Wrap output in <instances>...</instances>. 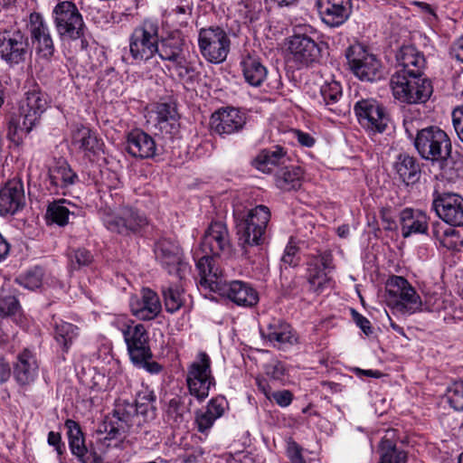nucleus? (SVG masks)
<instances>
[{"label": "nucleus", "mask_w": 463, "mask_h": 463, "mask_svg": "<svg viewBox=\"0 0 463 463\" xmlns=\"http://www.w3.org/2000/svg\"><path fill=\"white\" fill-rule=\"evenodd\" d=\"M360 125L373 133L384 131L389 121L383 108L374 99H362L354 105Z\"/></svg>", "instance_id": "obj_18"}, {"label": "nucleus", "mask_w": 463, "mask_h": 463, "mask_svg": "<svg viewBox=\"0 0 463 463\" xmlns=\"http://www.w3.org/2000/svg\"><path fill=\"white\" fill-rule=\"evenodd\" d=\"M156 395L148 387L143 386L137 393L136 413L140 414L145 420L153 419L156 414Z\"/></svg>", "instance_id": "obj_40"}, {"label": "nucleus", "mask_w": 463, "mask_h": 463, "mask_svg": "<svg viewBox=\"0 0 463 463\" xmlns=\"http://www.w3.org/2000/svg\"><path fill=\"white\" fill-rule=\"evenodd\" d=\"M286 152L279 146L262 150L255 158L254 165L263 173H270L275 166L283 162Z\"/></svg>", "instance_id": "obj_37"}, {"label": "nucleus", "mask_w": 463, "mask_h": 463, "mask_svg": "<svg viewBox=\"0 0 463 463\" xmlns=\"http://www.w3.org/2000/svg\"><path fill=\"white\" fill-rule=\"evenodd\" d=\"M192 14V6L187 1H181L170 13V16L176 20L179 25L187 24Z\"/></svg>", "instance_id": "obj_54"}, {"label": "nucleus", "mask_w": 463, "mask_h": 463, "mask_svg": "<svg viewBox=\"0 0 463 463\" xmlns=\"http://www.w3.org/2000/svg\"><path fill=\"white\" fill-rule=\"evenodd\" d=\"M25 195L20 180H11L0 190V214H14L24 208Z\"/></svg>", "instance_id": "obj_26"}, {"label": "nucleus", "mask_w": 463, "mask_h": 463, "mask_svg": "<svg viewBox=\"0 0 463 463\" xmlns=\"http://www.w3.org/2000/svg\"><path fill=\"white\" fill-rule=\"evenodd\" d=\"M183 45V38L179 34H173L160 43L157 42L156 53L163 61L169 62L168 70L175 72L180 80L191 82L197 76V71L194 63L185 58Z\"/></svg>", "instance_id": "obj_4"}, {"label": "nucleus", "mask_w": 463, "mask_h": 463, "mask_svg": "<svg viewBox=\"0 0 463 463\" xmlns=\"http://www.w3.org/2000/svg\"><path fill=\"white\" fill-rule=\"evenodd\" d=\"M102 142L95 132L83 125H75L71 129V146L93 161L102 150Z\"/></svg>", "instance_id": "obj_24"}, {"label": "nucleus", "mask_w": 463, "mask_h": 463, "mask_svg": "<svg viewBox=\"0 0 463 463\" xmlns=\"http://www.w3.org/2000/svg\"><path fill=\"white\" fill-rule=\"evenodd\" d=\"M390 84L394 99L407 104L425 103L433 91L431 82L422 75L393 73Z\"/></svg>", "instance_id": "obj_6"}, {"label": "nucleus", "mask_w": 463, "mask_h": 463, "mask_svg": "<svg viewBox=\"0 0 463 463\" xmlns=\"http://www.w3.org/2000/svg\"><path fill=\"white\" fill-rule=\"evenodd\" d=\"M71 266L76 269L89 265L92 261L91 253L85 249H79L70 256Z\"/></svg>", "instance_id": "obj_57"}, {"label": "nucleus", "mask_w": 463, "mask_h": 463, "mask_svg": "<svg viewBox=\"0 0 463 463\" xmlns=\"http://www.w3.org/2000/svg\"><path fill=\"white\" fill-rule=\"evenodd\" d=\"M321 95L326 104L335 102L342 95L341 87L336 83L321 88Z\"/></svg>", "instance_id": "obj_59"}, {"label": "nucleus", "mask_w": 463, "mask_h": 463, "mask_svg": "<svg viewBox=\"0 0 463 463\" xmlns=\"http://www.w3.org/2000/svg\"><path fill=\"white\" fill-rule=\"evenodd\" d=\"M101 220L109 231L121 235L138 232L147 225L146 217L128 206L119 207L116 210L105 209Z\"/></svg>", "instance_id": "obj_10"}, {"label": "nucleus", "mask_w": 463, "mask_h": 463, "mask_svg": "<svg viewBox=\"0 0 463 463\" xmlns=\"http://www.w3.org/2000/svg\"><path fill=\"white\" fill-rule=\"evenodd\" d=\"M446 399L456 411H463V381L454 382L447 388Z\"/></svg>", "instance_id": "obj_50"}, {"label": "nucleus", "mask_w": 463, "mask_h": 463, "mask_svg": "<svg viewBox=\"0 0 463 463\" xmlns=\"http://www.w3.org/2000/svg\"><path fill=\"white\" fill-rule=\"evenodd\" d=\"M65 200L53 202L49 204L46 212L47 220L54 222L60 226H64L68 223L69 216L72 213L66 205Z\"/></svg>", "instance_id": "obj_47"}, {"label": "nucleus", "mask_w": 463, "mask_h": 463, "mask_svg": "<svg viewBox=\"0 0 463 463\" xmlns=\"http://www.w3.org/2000/svg\"><path fill=\"white\" fill-rule=\"evenodd\" d=\"M402 235L408 238L415 234H424L428 231L429 218L420 210L403 209L399 214Z\"/></svg>", "instance_id": "obj_29"}, {"label": "nucleus", "mask_w": 463, "mask_h": 463, "mask_svg": "<svg viewBox=\"0 0 463 463\" xmlns=\"http://www.w3.org/2000/svg\"><path fill=\"white\" fill-rule=\"evenodd\" d=\"M351 314L355 325L363 331L365 335H370L373 334V327L370 321L366 317L360 315L354 309H351Z\"/></svg>", "instance_id": "obj_60"}, {"label": "nucleus", "mask_w": 463, "mask_h": 463, "mask_svg": "<svg viewBox=\"0 0 463 463\" xmlns=\"http://www.w3.org/2000/svg\"><path fill=\"white\" fill-rule=\"evenodd\" d=\"M432 233L440 246L448 250H458L461 245V240L458 232L451 227L436 222L432 226Z\"/></svg>", "instance_id": "obj_41"}, {"label": "nucleus", "mask_w": 463, "mask_h": 463, "mask_svg": "<svg viewBox=\"0 0 463 463\" xmlns=\"http://www.w3.org/2000/svg\"><path fill=\"white\" fill-rule=\"evenodd\" d=\"M52 18L56 32L61 41L80 40V48L87 47L84 41L86 25L82 15L74 3L62 1L52 10Z\"/></svg>", "instance_id": "obj_5"}, {"label": "nucleus", "mask_w": 463, "mask_h": 463, "mask_svg": "<svg viewBox=\"0 0 463 463\" xmlns=\"http://www.w3.org/2000/svg\"><path fill=\"white\" fill-rule=\"evenodd\" d=\"M230 240L226 226L220 222L211 223L205 232L200 247L194 253L196 264L201 258H205L213 262L215 267H219L216 263L215 256L222 253L230 252Z\"/></svg>", "instance_id": "obj_13"}, {"label": "nucleus", "mask_w": 463, "mask_h": 463, "mask_svg": "<svg viewBox=\"0 0 463 463\" xmlns=\"http://www.w3.org/2000/svg\"><path fill=\"white\" fill-rule=\"evenodd\" d=\"M38 363L35 355L24 349L17 355L14 364V378L19 385H28L38 376Z\"/></svg>", "instance_id": "obj_30"}, {"label": "nucleus", "mask_w": 463, "mask_h": 463, "mask_svg": "<svg viewBox=\"0 0 463 463\" xmlns=\"http://www.w3.org/2000/svg\"><path fill=\"white\" fill-rule=\"evenodd\" d=\"M158 32L157 21L151 18L145 19L133 30L129 39V51L135 61H145L156 54Z\"/></svg>", "instance_id": "obj_9"}, {"label": "nucleus", "mask_w": 463, "mask_h": 463, "mask_svg": "<svg viewBox=\"0 0 463 463\" xmlns=\"http://www.w3.org/2000/svg\"><path fill=\"white\" fill-rule=\"evenodd\" d=\"M390 305L402 314H414L421 310V298L415 288L401 276L390 277L385 284Z\"/></svg>", "instance_id": "obj_8"}, {"label": "nucleus", "mask_w": 463, "mask_h": 463, "mask_svg": "<svg viewBox=\"0 0 463 463\" xmlns=\"http://www.w3.org/2000/svg\"><path fill=\"white\" fill-rule=\"evenodd\" d=\"M437 215L451 226H463V197L456 193L438 194L432 203Z\"/></svg>", "instance_id": "obj_20"}, {"label": "nucleus", "mask_w": 463, "mask_h": 463, "mask_svg": "<svg viewBox=\"0 0 463 463\" xmlns=\"http://www.w3.org/2000/svg\"><path fill=\"white\" fill-rule=\"evenodd\" d=\"M298 247L292 241H289L285 248L284 254L281 260L289 266L297 264L296 255L298 253Z\"/></svg>", "instance_id": "obj_63"}, {"label": "nucleus", "mask_w": 463, "mask_h": 463, "mask_svg": "<svg viewBox=\"0 0 463 463\" xmlns=\"http://www.w3.org/2000/svg\"><path fill=\"white\" fill-rule=\"evenodd\" d=\"M247 121L246 113L236 108H223L211 117V128L219 135H231L242 129Z\"/></svg>", "instance_id": "obj_23"}, {"label": "nucleus", "mask_w": 463, "mask_h": 463, "mask_svg": "<svg viewBox=\"0 0 463 463\" xmlns=\"http://www.w3.org/2000/svg\"><path fill=\"white\" fill-rule=\"evenodd\" d=\"M157 127L165 132H172L177 128L178 115L175 106L167 103L157 104L155 110Z\"/></svg>", "instance_id": "obj_38"}, {"label": "nucleus", "mask_w": 463, "mask_h": 463, "mask_svg": "<svg viewBox=\"0 0 463 463\" xmlns=\"http://www.w3.org/2000/svg\"><path fill=\"white\" fill-rule=\"evenodd\" d=\"M28 46V39L20 30L0 33V57L9 65L24 61Z\"/></svg>", "instance_id": "obj_17"}, {"label": "nucleus", "mask_w": 463, "mask_h": 463, "mask_svg": "<svg viewBox=\"0 0 463 463\" xmlns=\"http://www.w3.org/2000/svg\"><path fill=\"white\" fill-rule=\"evenodd\" d=\"M290 134L292 138L297 140L302 146L312 147L315 145V138L308 133L298 129H293Z\"/></svg>", "instance_id": "obj_61"}, {"label": "nucleus", "mask_w": 463, "mask_h": 463, "mask_svg": "<svg viewBox=\"0 0 463 463\" xmlns=\"http://www.w3.org/2000/svg\"><path fill=\"white\" fill-rule=\"evenodd\" d=\"M262 338L268 340L275 347H282L286 345H293L297 337L290 326L279 318H272L260 328Z\"/></svg>", "instance_id": "obj_28"}, {"label": "nucleus", "mask_w": 463, "mask_h": 463, "mask_svg": "<svg viewBox=\"0 0 463 463\" xmlns=\"http://www.w3.org/2000/svg\"><path fill=\"white\" fill-rule=\"evenodd\" d=\"M265 374L273 381H282L286 373L284 364L278 361L272 360L264 365Z\"/></svg>", "instance_id": "obj_55"}, {"label": "nucleus", "mask_w": 463, "mask_h": 463, "mask_svg": "<svg viewBox=\"0 0 463 463\" xmlns=\"http://www.w3.org/2000/svg\"><path fill=\"white\" fill-rule=\"evenodd\" d=\"M288 60L297 69L307 67L318 61L320 49L309 36L294 34L288 42Z\"/></svg>", "instance_id": "obj_16"}, {"label": "nucleus", "mask_w": 463, "mask_h": 463, "mask_svg": "<svg viewBox=\"0 0 463 463\" xmlns=\"http://www.w3.org/2000/svg\"><path fill=\"white\" fill-rule=\"evenodd\" d=\"M395 430H387L379 445V463H407L408 455L395 444Z\"/></svg>", "instance_id": "obj_34"}, {"label": "nucleus", "mask_w": 463, "mask_h": 463, "mask_svg": "<svg viewBox=\"0 0 463 463\" xmlns=\"http://www.w3.org/2000/svg\"><path fill=\"white\" fill-rule=\"evenodd\" d=\"M135 324L134 321L128 319V317L124 316H118L116 317L112 321L111 325L116 327L118 330H119L123 336L125 335V333L129 330V328Z\"/></svg>", "instance_id": "obj_64"}, {"label": "nucleus", "mask_w": 463, "mask_h": 463, "mask_svg": "<svg viewBox=\"0 0 463 463\" xmlns=\"http://www.w3.org/2000/svg\"><path fill=\"white\" fill-rule=\"evenodd\" d=\"M197 270L200 288L216 292L239 307H251L258 304L259 293L250 284L241 280L227 282L222 269L209 260L201 258Z\"/></svg>", "instance_id": "obj_1"}, {"label": "nucleus", "mask_w": 463, "mask_h": 463, "mask_svg": "<svg viewBox=\"0 0 463 463\" xmlns=\"http://www.w3.org/2000/svg\"><path fill=\"white\" fill-rule=\"evenodd\" d=\"M211 364L209 355L201 352L187 370L186 383L189 392L199 401L208 397L211 388L215 386Z\"/></svg>", "instance_id": "obj_11"}, {"label": "nucleus", "mask_w": 463, "mask_h": 463, "mask_svg": "<svg viewBox=\"0 0 463 463\" xmlns=\"http://www.w3.org/2000/svg\"><path fill=\"white\" fill-rule=\"evenodd\" d=\"M233 216L241 256L253 262L264 243L270 212L267 206L258 205L247 212H234Z\"/></svg>", "instance_id": "obj_2"}, {"label": "nucleus", "mask_w": 463, "mask_h": 463, "mask_svg": "<svg viewBox=\"0 0 463 463\" xmlns=\"http://www.w3.org/2000/svg\"><path fill=\"white\" fill-rule=\"evenodd\" d=\"M113 414L118 420L128 422L137 413L133 403L127 400H118L115 404Z\"/></svg>", "instance_id": "obj_52"}, {"label": "nucleus", "mask_w": 463, "mask_h": 463, "mask_svg": "<svg viewBox=\"0 0 463 463\" xmlns=\"http://www.w3.org/2000/svg\"><path fill=\"white\" fill-rule=\"evenodd\" d=\"M28 30L36 52L44 59H50L55 51L50 27L43 16L37 12L29 15Z\"/></svg>", "instance_id": "obj_19"}, {"label": "nucleus", "mask_w": 463, "mask_h": 463, "mask_svg": "<svg viewBox=\"0 0 463 463\" xmlns=\"http://www.w3.org/2000/svg\"><path fill=\"white\" fill-rule=\"evenodd\" d=\"M129 307L132 315L140 320L154 319L162 308L158 296L149 288H143L139 294L133 296Z\"/></svg>", "instance_id": "obj_25"}, {"label": "nucleus", "mask_w": 463, "mask_h": 463, "mask_svg": "<svg viewBox=\"0 0 463 463\" xmlns=\"http://www.w3.org/2000/svg\"><path fill=\"white\" fill-rule=\"evenodd\" d=\"M77 326L64 321L56 322L54 337L56 342L67 351L74 338L77 336Z\"/></svg>", "instance_id": "obj_46"}, {"label": "nucleus", "mask_w": 463, "mask_h": 463, "mask_svg": "<svg viewBox=\"0 0 463 463\" xmlns=\"http://www.w3.org/2000/svg\"><path fill=\"white\" fill-rule=\"evenodd\" d=\"M155 255L169 274H175L177 278L183 279L188 273V264L183 260L182 250L177 242L170 239H161L156 244Z\"/></svg>", "instance_id": "obj_15"}, {"label": "nucleus", "mask_w": 463, "mask_h": 463, "mask_svg": "<svg viewBox=\"0 0 463 463\" xmlns=\"http://www.w3.org/2000/svg\"><path fill=\"white\" fill-rule=\"evenodd\" d=\"M452 122L459 139L463 142V106L453 110Z\"/></svg>", "instance_id": "obj_62"}, {"label": "nucleus", "mask_w": 463, "mask_h": 463, "mask_svg": "<svg viewBox=\"0 0 463 463\" xmlns=\"http://www.w3.org/2000/svg\"><path fill=\"white\" fill-rule=\"evenodd\" d=\"M112 370L114 371L113 374L109 375L108 378H106V376L104 374L98 375V378L99 379L100 378V380H101V383L98 382V384H99L100 389L109 390V389L114 388V386L116 385V383H117V375L116 374L118 373L120 371V367L117 362H113L110 364L109 372Z\"/></svg>", "instance_id": "obj_58"}, {"label": "nucleus", "mask_w": 463, "mask_h": 463, "mask_svg": "<svg viewBox=\"0 0 463 463\" xmlns=\"http://www.w3.org/2000/svg\"><path fill=\"white\" fill-rule=\"evenodd\" d=\"M396 173L405 184H413L419 177V165L414 157L409 155H400L394 165Z\"/></svg>", "instance_id": "obj_39"}, {"label": "nucleus", "mask_w": 463, "mask_h": 463, "mask_svg": "<svg viewBox=\"0 0 463 463\" xmlns=\"http://www.w3.org/2000/svg\"><path fill=\"white\" fill-rule=\"evenodd\" d=\"M303 171L298 166H287L276 174V184L282 190L297 189L300 186Z\"/></svg>", "instance_id": "obj_42"}, {"label": "nucleus", "mask_w": 463, "mask_h": 463, "mask_svg": "<svg viewBox=\"0 0 463 463\" xmlns=\"http://www.w3.org/2000/svg\"><path fill=\"white\" fill-rule=\"evenodd\" d=\"M198 45L203 57L209 62L224 61L231 48L228 33L221 27L203 28L199 32Z\"/></svg>", "instance_id": "obj_12"}, {"label": "nucleus", "mask_w": 463, "mask_h": 463, "mask_svg": "<svg viewBox=\"0 0 463 463\" xmlns=\"http://www.w3.org/2000/svg\"><path fill=\"white\" fill-rule=\"evenodd\" d=\"M356 49L362 51L358 58H353L349 61V67L353 73L363 81H375L383 76V70L381 61L375 55L366 52L362 47L349 48V58L356 52Z\"/></svg>", "instance_id": "obj_22"}, {"label": "nucleus", "mask_w": 463, "mask_h": 463, "mask_svg": "<svg viewBox=\"0 0 463 463\" xmlns=\"http://www.w3.org/2000/svg\"><path fill=\"white\" fill-rule=\"evenodd\" d=\"M104 430L107 433H100L94 443L95 445L102 444V457L105 458L111 452L118 449L121 443V437L118 430L115 427H110L109 430L105 427Z\"/></svg>", "instance_id": "obj_44"}, {"label": "nucleus", "mask_w": 463, "mask_h": 463, "mask_svg": "<svg viewBox=\"0 0 463 463\" xmlns=\"http://www.w3.org/2000/svg\"><path fill=\"white\" fill-rule=\"evenodd\" d=\"M414 146L420 156L426 160H445L451 153L449 137L438 127H429L418 131Z\"/></svg>", "instance_id": "obj_7"}, {"label": "nucleus", "mask_w": 463, "mask_h": 463, "mask_svg": "<svg viewBox=\"0 0 463 463\" xmlns=\"http://www.w3.org/2000/svg\"><path fill=\"white\" fill-rule=\"evenodd\" d=\"M163 296L165 310L175 313L181 308L184 302V290L176 285L163 288Z\"/></svg>", "instance_id": "obj_45"}, {"label": "nucleus", "mask_w": 463, "mask_h": 463, "mask_svg": "<svg viewBox=\"0 0 463 463\" xmlns=\"http://www.w3.org/2000/svg\"><path fill=\"white\" fill-rule=\"evenodd\" d=\"M102 444L95 445L93 443L90 448H87L85 443L80 447L79 453H72L76 456L81 463H102L104 458L102 457Z\"/></svg>", "instance_id": "obj_49"}, {"label": "nucleus", "mask_w": 463, "mask_h": 463, "mask_svg": "<svg viewBox=\"0 0 463 463\" xmlns=\"http://www.w3.org/2000/svg\"><path fill=\"white\" fill-rule=\"evenodd\" d=\"M50 106V98L38 86L24 94L17 114L9 121L8 135L14 141H20L39 123L42 115Z\"/></svg>", "instance_id": "obj_3"}, {"label": "nucleus", "mask_w": 463, "mask_h": 463, "mask_svg": "<svg viewBox=\"0 0 463 463\" xmlns=\"http://www.w3.org/2000/svg\"><path fill=\"white\" fill-rule=\"evenodd\" d=\"M245 80L251 86L258 87L266 80L268 71L258 58L248 56L241 61Z\"/></svg>", "instance_id": "obj_36"}, {"label": "nucleus", "mask_w": 463, "mask_h": 463, "mask_svg": "<svg viewBox=\"0 0 463 463\" xmlns=\"http://www.w3.org/2000/svg\"><path fill=\"white\" fill-rule=\"evenodd\" d=\"M239 12L246 20L252 23L259 19L260 4L251 0L241 1L239 3Z\"/></svg>", "instance_id": "obj_53"}, {"label": "nucleus", "mask_w": 463, "mask_h": 463, "mask_svg": "<svg viewBox=\"0 0 463 463\" xmlns=\"http://www.w3.org/2000/svg\"><path fill=\"white\" fill-rule=\"evenodd\" d=\"M124 341L127 345L130 360L135 364H141L152 356L148 345V333L142 324H134L125 333Z\"/></svg>", "instance_id": "obj_21"}, {"label": "nucleus", "mask_w": 463, "mask_h": 463, "mask_svg": "<svg viewBox=\"0 0 463 463\" xmlns=\"http://www.w3.org/2000/svg\"><path fill=\"white\" fill-rule=\"evenodd\" d=\"M332 260L329 251L318 252L309 257L307 263V279L312 291L321 293L331 286L330 272L334 268Z\"/></svg>", "instance_id": "obj_14"}, {"label": "nucleus", "mask_w": 463, "mask_h": 463, "mask_svg": "<svg viewBox=\"0 0 463 463\" xmlns=\"http://www.w3.org/2000/svg\"><path fill=\"white\" fill-rule=\"evenodd\" d=\"M346 0H317L318 14L326 25L337 27L346 19L345 5Z\"/></svg>", "instance_id": "obj_33"}, {"label": "nucleus", "mask_w": 463, "mask_h": 463, "mask_svg": "<svg viewBox=\"0 0 463 463\" xmlns=\"http://www.w3.org/2000/svg\"><path fill=\"white\" fill-rule=\"evenodd\" d=\"M43 269L40 268H35L26 274L20 276L17 280L21 286L25 288L34 290L39 288L43 283Z\"/></svg>", "instance_id": "obj_51"}, {"label": "nucleus", "mask_w": 463, "mask_h": 463, "mask_svg": "<svg viewBox=\"0 0 463 463\" xmlns=\"http://www.w3.org/2000/svg\"><path fill=\"white\" fill-rule=\"evenodd\" d=\"M127 151L135 157L150 158L156 155V145L147 133L135 129L127 137Z\"/></svg>", "instance_id": "obj_31"}, {"label": "nucleus", "mask_w": 463, "mask_h": 463, "mask_svg": "<svg viewBox=\"0 0 463 463\" xmlns=\"http://www.w3.org/2000/svg\"><path fill=\"white\" fill-rule=\"evenodd\" d=\"M49 180L52 192L67 188L75 184L78 175L66 162L58 163L49 170Z\"/></svg>", "instance_id": "obj_35"}, {"label": "nucleus", "mask_w": 463, "mask_h": 463, "mask_svg": "<svg viewBox=\"0 0 463 463\" xmlns=\"http://www.w3.org/2000/svg\"><path fill=\"white\" fill-rule=\"evenodd\" d=\"M65 426L68 430L69 446L71 453H79L80 447L84 444V437L79 424L72 420H67Z\"/></svg>", "instance_id": "obj_48"}, {"label": "nucleus", "mask_w": 463, "mask_h": 463, "mask_svg": "<svg viewBox=\"0 0 463 463\" xmlns=\"http://www.w3.org/2000/svg\"><path fill=\"white\" fill-rule=\"evenodd\" d=\"M397 71L394 73L421 76L425 68L424 55L413 46H402L396 54Z\"/></svg>", "instance_id": "obj_27"}, {"label": "nucleus", "mask_w": 463, "mask_h": 463, "mask_svg": "<svg viewBox=\"0 0 463 463\" xmlns=\"http://www.w3.org/2000/svg\"><path fill=\"white\" fill-rule=\"evenodd\" d=\"M19 303L14 296L0 298V318L16 314Z\"/></svg>", "instance_id": "obj_56"}, {"label": "nucleus", "mask_w": 463, "mask_h": 463, "mask_svg": "<svg viewBox=\"0 0 463 463\" xmlns=\"http://www.w3.org/2000/svg\"><path fill=\"white\" fill-rule=\"evenodd\" d=\"M256 382L259 389L266 398L274 401L279 407L285 408L291 404L293 401V393L290 391L281 390L272 392L271 387L264 378H257Z\"/></svg>", "instance_id": "obj_43"}, {"label": "nucleus", "mask_w": 463, "mask_h": 463, "mask_svg": "<svg viewBox=\"0 0 463 463\" xmlns=\"http://www.w3.org/2000/svg\"><path fill=\"white\" fill-rule=\"evenodd\" d=\"M226 407L227 402L223 397L212 399L204 409L199 410L195 414L197 430L207 434L215 420L223 415Z\"/></svg>", "instance_id": "obj_32"}]
</instances>
